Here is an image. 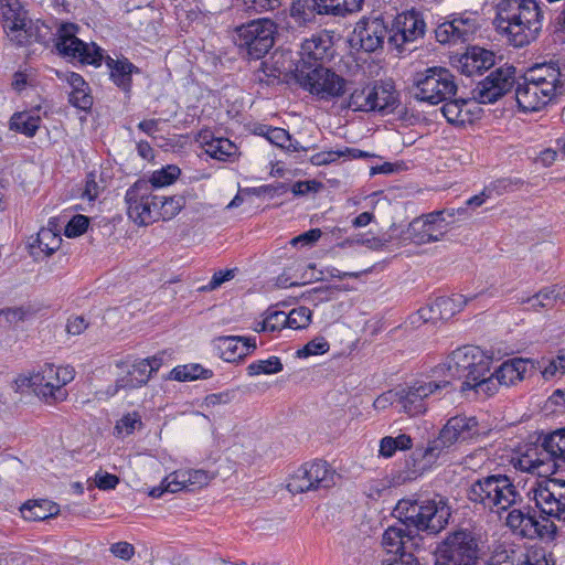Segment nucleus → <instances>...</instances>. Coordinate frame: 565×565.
I'll return each mask as SVG.
<instances>
[{"instance_id":"4be33fe9","label":"nucleus","mask_w":565,"mask_h":565,"mask_svg":"<svg viewBox=\"0 0 565 565\" xmlns=\"http://www.w3.org/2000/svg\"><path fill=\"white\" fill-rule=\"evenodd\" d=\"M477 13L454 14L450 20L440 23L436 30V40L441 44H457L470 41L479 29Z\"/></svg>"},{"instance_id":"680f3d73","label":"nucleus","mask_w":565,"mask_h":565,"mask_svg":"<svg viewBox=\"0 0 565 565\" xmlns=\"http://www.w3.org/2000/svg\"><path fill=\"white\" fill-rule=\"evenodd\" d=\"M322 188V183L316 180L298 181L291 186V192L296 196L306 195L308 193H316Z\"/></svg>"},{"instance_id":"e433bc0d","label":"nucleus","mask_w":565,"mask_h":565,"mask_svg":"<svg viewBox=\"0 0 565 565\" xmlns=\"http://www.w3.org/2000/svg\"><path fill=\"white\" fill-rule=\"evenodd\" d=\"M457 377L454 367L449 363L448 358H446L444 362L430 370L429 375H427L425 380L428 383L439 384L438 395H440L443 391L449 392L456 390L454 382L457 381Z\"/></svg>"},{"instance_id":"473e14b6","label":"nucleus","mask_w":565,"mask_h":565,"mask_svg":"<svg viewBox=\"0 0 565 565\" xmlns=\"http://www.w3.org/2000/svg\"><path fill=\"white\" fill-rule=\"evenodd\" d=\"M494 65V54L479 46L467 50L459 60V68L462 74L473 76L482 74Z\"/></svg>"},{"instance_id":"338daca9","label":"nucleus","mask_w":565,"mask_h":565,"mask_svg":"<svg viewBox=\"0 0 565 565\" xmlns=\"http://www.w3.org/2000/svg\"><path fill=\"white\" fill-rule=\"evenodd\" d=\"M381 565H422L412 551H404L393 559H384Z\"/></svg>"},{"instance_id":"ddd939ff","label":"nucleus","mask_w":565,"mask_h":565,"mask_svg":"<svg viewBox=\"0 0 565 565\" xmlns=\"http://www.w3.org/2000/svg\"><path fill=\"white\" fill-rule=\"evenodd\" d=\"M437 555L440 565H478L477 539L468 530L455 531L439 545Z\"/></svg>"},{"instance_id":"f257e3e1","label":"nucleus","mask_w":565,"mask_h":565,"mask_svg":"<svg viewBox=\"0 0 565 565\" xmlns=\"http://www.w3.org/2000/svg\"><path fill=\"white\" fill-rule=\"evenodd\" d=\"M497 28L516 47L535 41L543 29L544 11L540 0H499L495 4Z\"/></svg>"},{"instance_id":"aec40b11","label":"nucleus","mask_w":565,"mask_h":565,"mask_svg":"<svg viewBox=\"0 0 565 565\" xmlns=\"http://www.w3.org/2000/svg\"><path fill=\"white\" fill-rule=\"evenodd\" d=\"M513 66L499 67L480 81L472 90L473 99L479 104H492L504 96L515 84Z\"/></svg>"},{"instance_id":"bb28decb","label":"nucleus","mask_w":565,"mask_h":565,"mask_svg":"<svg viewBox=\"0 0 565 565\" xmlns=\"http://www.w3.org/2000/svg\"><path fill=\"white\" fill-rule=\"evenodd\" d=\"M354 35L365 52H374L383 46L390 30L381 17L363 18L354 28Z\"/></svg>"},{"instance_id":"9b49d317","label":"nucleus","mask_w":565,"mask_h":565,"mask_svg":"<svg viewBox=\"0 0 565 565\" xmlns=\"http://www.w3.org/2000/svg\"><path fill=\"white\" fill-rule=\"evenodd\" d=\"M276 32L277 26L273 20H253L236 28L235 43L248 58L259 60L274 46Z\"/></svg>"},{"instance_id":"5701e85b","label":"nucleus","mask_w":565,"mask_h":565,"mask_svg":"<svg viewBox=\"0 0 565 565\" xmlns=\"http://www.w3.org/2000/svg\"><path fill=\"white\" fill-rule=\"evenodd\" d=\"M71 237V220L51 218L46 227H42L35 236L29 238V249L33 257L50 256L61 246V230Z\"/></svg>"},{"instance_id":"9d476101","label":"nucleus","mask_w":565,"mask_h":565,"mask_svg":"<svg viewBox=\"0 0 565 565\" xmlns=\"http://www.w3.org/2000/svg\"><path fill=\"white\" fill-rule=\"evenodd\" d=\"M458 89L455 75L445 67H429L417 73L414 79V97L430 105L452 98Z\"/></svg>"},{"instance_id":"13d9d810","label":"nucleus","mask_w":565,"mask_h":565,"mask_svg":"<svg viewBox=\"0 0 565 565\" xmlns=\"http://www.w3.org/2000/svg\"><path fill=\"white\" fill-rule=\"evenodd\" d=\"M266 139L280 148L287 146V142L290 141V135L287 130L279 127H271L270 129H266Z\"/></svg>"},{"instance_id":"58836bf2","label":"nucleus","mask_w":565,"mask_h":565,"mask_svg":"<svg viewBox=\"0 0 565 565\" xmlns=\"http://www.w3.org/2000/svg\"><path fill=\"white\" fill-rule=\"evenodd\" d=\"M41 118L30 111L14 113L9 121V127L15 132L25 135L26 137H33L39 127Z\"/></svg>"},{"instance_id":"603ef678","label":"nucleus","mask_w":565,"mask_h":565,"mask_svg":"<svg viewBox=\"0 0 565 565\" xmlns=\"http://www.w3.org/2000/svg\"><path fill=\"white\" fill-rule=\"evenodd\" d=\"M185 476L189 491H194L195 489L207 486L209 482L213 479L212 475L202 469L185 470Z\"/></svg>"},{"instance_id":"0e129e2a","label":"nucleus","mask_w":565,"mask_h":565,"mask_svg":"<svg viewBox=\"0 0 565 565\" xmlns=\"http://www.w3.org/2000/svg\"><path fill=\"white\" fill-rule=\"evenodd\" d=\"M397 404L398 405V392L397 388L390 390L380 396H377L374 402L373 406L375 409L382 411L387 408L390 405Z\"/></svg>"},{"instance_id":"052dcab7","label":"nucleus","mask_w":565,"mask_h":565,"mask_svg":"<svg viewBox=\"0 0 565 565\" xmlns=\"http://www.w3.org/2000/svg\"><path fill=\"white\" fill-rule=\"evenodd\" d=\"M119 483V478L108 472H97L94 477V487L100 490H113Z\"/></svg>"},{"instance_id":"6ab92c4d","label":"nucleus","mask_w":565,"mask_h":565,"mask_svg":"<svg viewBox=\"0 0 565 565\" xmlns=\"http://www.w3.org/2000/svg\"><path fill=\"white\" fill-rule=\"evenodd\" d=\"M425 31L426 22L423 14L415 9L406 10L398 13L393 20L387 36L388 44L402 53L407 50V44L423 38Z\"/></svg>"},{"instance_id":"7c9ffc66","label":"nucleus","mask_w":565,"mask_h":565,"mask_svg":"<svg viewBox=\"0 0 565 565\" xmlns=\"http://www.w3.org/2000/svg\"><path fill=\"white\" fill-rule=\"evenodd\" d=\"M441 113L446 120L454 126L472 124L481 111L475 99H448L443 103Z\"/></svg>"},{"instance_id":"774afa93","label":"nucleus","mask_w":565,"mask_h":565,"mask_svg":"<svg viewBox=\"0 0 565 565\" xmlns=\"http://www.w3.org/2000/svg\"><path fill=\"white\" fill-rule=\"evenodd\" d=\"M110 552L118 558L129 561L135 554V547L128 542L114 543Z\"/></svg>"},{"instance_id":"f8f14e48","label":"nucleus","mask_w":565,"mask_h":565,"mask_svg":"<svg viewBox=\"0 0 565 565\" xmlns=\"http://www.w3.org/2000/svg\"><path fill=\"white\" fill-rule=\"evenodd\" d=\"M529 494L543 519L565 523V480L536 481Z\"/></svg>"},{"instance_id":"1a4fd4ad","label":"nucleus","mask_w":565,"mask_h":565,"mask_svg":"<svg viewBox=\"0 0 565 565\" xmlns=\"http://www.w3.org/2000/svg\"><path fill=\"white\" fill-rule=\"evenodd\" d=\"M554 431L545 435L540 443L525 445L512 459V466L521 471L547 477L557 470L558 451L552 445Z\"/></svg>"},{"instance_id":"49530a36","label":"nucleus","mask_w":565,"mask_h":565,"mask_svg":"<svg viewBox=\"0 0 565 565\" xmlns=\"http://www.w3.org/2000/svg\"><path fill=\"white\" fill-rule=\"evenodd\" d=\"M185 206L183 195L160 196L158 206V220L168 221L173 218Z\"/></svg>"},{"instance_id":"69168bd1","label":"nucleus","mask_w":565,"mask_h":565,"mask_svg":"<svg viewBox=\"0 0 565 565\" xmlns=\"http://www.w3.org/2000/svg\"><path fill=\"white\" fill-rule=\"evenodd\" d=\"M341 157H342L341 149L321 151V152H318V153H315L313 156H311L310 162L315 166H324V164H329L331 162L337 161Z\"/></svg>"},{"instance_id":"423d86ee","label":"nucleus","mask_w":565,"mask_h":565,"mask_svg":"<svg viewBox=\"0 0 565 565\" xmlns=\"http://www.w3.org/2000/svg\"><path fill=\"white\" fill-rule=\"evenodd\" d=\"M455 370L457 380L461 381L459 392L467 394L473 392L479 396V384L490 373L491 356L479 347L463 345L452 351L448 356Z\"/></svg>"},{"instance_id":"f704fd0d","label":"nucleus","mask_w":565,"mask_h":565,"mask_svg":"<svg viewBox=\"0 0 565 565\" xmlns=\"http://www.w3.org/2000/svg\"><path fill=\"white\" fill-rule=\"evenodd\" d=\"M78 25L73 23V60H78L82 64L100 66L104 55L103 50L94 42L87 43L76 36Z\"/></svg>"},{"instance_id":"20e7f679","label":"nucleus","mask_w":565,"mask_h":565,"mask_svg":"<svg viewBox=\"0 0 565 565\" xmlns=\"http://www.w3.org/2000/svg\"><path fill=\"white\" fill-rule=\"evenodd\" d=\"M398 520L417 531L440 532L451 515L447 500L441 495L417 500H401L394 510Z\"/></svg>"},{"instance_id":"79ce46f5","label":"nucleus","mask_w":565,"mask_h":565,"mask_svg":"<svg viewBox=\"0 0 565 565\" xmlns=\"http://www.w3.org/2000/svg\"><path fill=\"white\" fill-rule=\"evenodd\" d=\"M476 296L466 297L463 295H454L452 297H439L435 299V308L438 309V316L443 320H448L457 312L461 311L468 301Z\"/></svg>"},{"instance_id":"4468645a","label":"nucleus","mask_w":565,"mask_h":565,"mask_svg":"<svg viewBox=\"0 0 565 565\" xmlns=\"http://www.w3.org/2000/svg\"><path fill=\"white\" fill-rule=\"evenodd\" d=\"M128 217L137 225L147 226L158 221L159 195L146 180H138L125 195Z\"/></svg>"},{"instance_id":"2eb2a0df","label":"nucleus","mask_w":565,"mask_h":565,"mask_svg":"<svg viewBox=\"0 0 565 565\" xmlns=\"http://www.w3.org/2000/svg\"><path fill=\"white\" fill-rule=\"evenodd\" d=\"M535 370V362L514 358L503 362L493 373L487 374L479 385V396L494 395L501 385H516Z\"/></svg>"},{"instance_id":"f3484780","label":"nucleus","mask_w":565,"mask_h":565,"mask_svg":"<svg viewBox=\"0 0 565 565\" xmlns=\"http://www.w3.org/2000/svg\"><path fill=\"white\" fill-rule=\"evenodd\" d=\"M350 89L345 106L354 111H384L396 103V97L390 89L370 82H360Z\"/></svg>"},{"instance_id":"a878e982","label":"nucleus","mask_w":565,"mask_h":565,"mask_svg":"<svg viewBox=\"0 0 565 565\" xmlns=\"http://www.w3.org/2000/svg\"><path fill=\"white\" fill-rule=\"evenodd\" d=\"M161 365L162 358L158 355L136 361L128 373L116 381L111 394L119 390H135L146 385Z\"/></svg>"},{"instance_id":"393cba45","label":"nucleus","mask_w":565,"mask_h":565,"mask_svg":"<svg viewBox=\"0 0 565 565\" xmlns=\"http://www.w3.org/2000/svg\"><path fill=\"white\" fill-rule=\"evenodd\" d=\"M445 212L430 213L425 217L415 218L406 231V239L416 245H423L441 239L445 234L443 214Z\"/></svg>"},{"instance_id":"e2e57ef3","label":"nucleus","mask_w":565,"mask_h":565,"mask_svg":"<svg viewBox=\"0 0 565 565\" xmlns=\"http://www.w3.org/2000/svg\"><path fill=\"white\" fill-rule=\"evenodd\" d=\"M320 228H312L306 233H302L290 241L292 246L301 245V246H311L321 237Z\"/></svg>"},{"instance_id":"0eeeda50","label":"nucleus","mask_w":565,"mask_h":565,"mask_svg":"<svg viewBox=\"0 0 565 565\" xmlns=\"http://www.w3.org/2000/svg\"><path fill=\"white\" fill-rule=\"evenodd\" d=\"M68 381L67 369L46 363L29 375L19 376L15 384L18 390L32 388L38 396L51 403L66 399Z\"/></svg>"},{"instance_id":"3c124183","label":"nucleus","mask_w":565,"mask_h":565,"mask_svg":"<svg viewBox=\"0 0 565 565\" xmlns=\"http://www.w3.org/2000/svg\"><path fill=\"white\" fill-rule=\"evenodd\" d=\"M312 312L308 307L301 306L292 309L287 317V327L295 330L307 328L311 322Z\"/></svg>"},{"instance_id":"dca6fc26","label":"nucleus","mask_w":565,"mask_h":565,"mask_svg":"<svg viewBox=\"0 0 565 565\" xmlns=\"http://www.w3.org/2000/svg\"><path fill=\"white\" fill-rule=\"evenodd\" d=\"M335 478L334 469L327 461L306 462L290 476L287 489L291 493L328 489L335 484Z\"/></svg>"},{"instance_id":"a18cd8bd","label":"nucleus","mask_w":565,"mask_h":565,"mask_svg":"<svg viewBox=\"0 0 565 565\" xmlns=\"http://www.w3.org/2000/svg\"><path fill=\"white\" fill-rule=\"evenodd\" d=\"M413 447V439L407 434H399L396 437L385 436L380 440V456L391 458L397 450H409Z\"/></svg>"},{"instance_id":"37998d69","label":"nucleus","mask_w":565,"mask_h":565,"mask_svg":"<svg viewBox=\"0 0 565 565\" xmlns=\"http://www.w3.org/2000/svg\"><path fill=\"white\" fill-rule=\"evenodd\" d=\"M93 106V96L84 78L73 72V107L87 114Z\"/></svg>"},{"instance_id":"b1692460","label":"nucleus","mask_w":565,"mask_h":565,"mask_svg":"<svg viewBox=\"0 0 565 565\" xmlns=\"http://www.w3.org/2000/svg\"><path fill=\"white\" fill-rule=\"evenodd\" d=\"M300 58L295 70L309 71L318 66H324L333 56L332 41L328 35H312L302 42Z\"/></svg>"},{"instance_id":"8fccbe9b","label":"nucleus","mask_w":565,"mask_h":565,"mask_svg":"<svg viewBox=\"0 0 565 565\" xmlns=\"http://www.w3.org/2000/svg\"><path fill=\"white\" fill-rule=\"evenodd\" d=\"M180 169L177 166H168L158 171H154L149 181H147L151 189L162 188L173 183L180 175Z\"/></svg>"},{"instance_id":"72a5a7b5","label":"nucleus","mask_w":565,"mask_h":565,"mask_svg":"<svg viewBox=\"0 0 565 565\" xmlns=\"http://www.w3.org/2000/svg\"><path fill=\"white\" fill-rule=\"evenodd\" d=\"M105 62L113 83L124 92H130L132 83L131 75L132 73H138L139 68L126 57L113 58L107 56Z\"/></svg>"},{"instance_id":"5fc2aeb1","label":"nucleus","mask_w":565,"mask_h":565,"mask_svg":"<svg viewBox=\"0 0 565 565\" xmlns=\"http://www.w3.org/2000/svg\"><path fill=\"white\" fill-rule=\"evenodd\" d=\"M141 417L138 413H128L117 423L116 429L119 434L125 433L126 435H130L135 431L136 428L141 427Z\"/></svg>"},{"instance_id":"c756f323","label":"nucleus","mask_w":565,"mask_h":565,"mask_svg":"<svg viewBox=\"0 0 565 565\" xmlns=\"http://www.w3.org/2000/svg\"><path fill=\"white\" fill-rule=\"evenodd\" d=\"M416 535L409 525L401 520L398 523L388 526L382 535V546L387 553H393L395 556L411 551L415 543Z\"/></svg>"},{"instance_id":"412c9836","label":"nucleus","mask_w":565,"mask_h":565,"mask_svg":"<svg viewBox=\"0 0 565 565\" xmlns=\"http://www.w3.org/2000/svg\"><path fill=\"white\" fill-rule=\"evenodd\" d=\"M439 384L428 383L426 380H416L409 385L398 387L399 411L408 416L423 415L428 409L430 397L438 395Z\"/></svg>"},{"instance_id":"de8ad7c7","label":"nucleus","mask_w":565,"mask_h":565,"mask_svg":"<svg viewBox=\"0 0 565 565\" xmlns=\"http://www.w3.org/2000/svg\"><path fill=\"white\" fill-rule=\"evenodd\" d=\"M249 376H257L260 374L271 375L282 371V363L279 358L270 356L266 360H257L252 362L247 369Z\"/></svg>"},{"instance_id":"a211bd4d","label":"nucleus","mask_w":565,"mask_h":565,"mask_svg":"<svg viewBox=\"0 0 565 565\" xmlns=\"http://www.w3.org/2000/svg\"><path fill=\"white\" fill-rule=\"evenodd\" d=\"M21 33H24L22 38L23 41L15 42L18 45H24L31 42L47 45L52 42L60 55H71V23L68 22H62L56 32L52 33L51 28L44 22L40 20L33 22L28 18V24L21 28Z\"/></svg>"},{"instance_id":"f03ea898","label":"nucleus","mask_w":565,"mask_h":565,"mask_svg":"<svg viewBox=\"0 0 565 565\" xmlns=\"http://www.w3.org/2000/svg\"><path fill=\"white\" fill-rule=\"evenodd\" d=\"M565 94V73L555 62L536 64L516 83L515 99L524 113L539 111Z\"/></svg>"},{"instance_id":"864d4df0","label":"nucleus","mask_w":565,"mask_h":565,"mask_svg":"<svg viewBox=\"0 0 565 565\" xmlns=\"http://www.w3.org/2000/svg\"><path fill=\"white\" fill-rule=\"evenodd\" d=\"M330 349L329 343L323 338H316L309 341L302 349L298 350L299 358H308L310 355H318L328 352Z\"/></svg>"},{"instance_id":"c85d7f7f","label":"nucleus","mask_w":565,"mask_h":565,"mask_svg":"<svg viewBox=\"0 0 565 565\" xmlns=\"http://www.w3.org/2000/svg\"><path fill=\"white\" fill-rule=\"evenodd\" d=\"M505 525L516 535L535 539L542 535L541 524L529 505L507 511Z\"/></svg>"},{"instance_id":"6e6d98bb","label":"nucleus","mask_w":565,"mask_h":565,"mask_svg":"<svg viewBox=\"0 0 565 565\" xmlns=\"http://www.w3.org/2000/svg\"><path fill=\"white\" fill-rule=\"evenodd\" d=\"M185 477V470L174 471L166 477L163 479V483H167L168 492L175 493L181 490H188Z\"/></svg>"},{"instance_id":"2f4dec72","label":"nucleus","mask_w":565,"mask_h":565,"mask_svg":"<svg viewBox=\"0 0 565 565\" xmlns=\"http://www.w3.org/2000/svg\"><path fill=\"white\" fill-rule=\"evenodd\" d=\"M216 342L221 358L226 362L241 361L256 349L255 338L220 337Z\"/></svg>"},{"instance_id":"4c0bfd02","label":"nucleus","mask_w":565,"mask_h":565,"mask_svg":"<svg viewBox=\"0 0 565 565\" xmlns=\"http://www.w3.org/2000/svg\"><path fill=\"white\" fill-rule=\"evenodd\" d=\"M26 521H43L57 513V507L47 500L29 501L21 508Z\"/></svg>"},{"instance_id":"a19ab883","label":"nucleus","mask_w":565,"mask_h":565,"mask_svg":"<svg viewBox=\"0 0 565 565\" xmlns=\"http://www.w3.org/2000/svg\"><path fill=\"white\" fill-rule=\"evenodd\" d=\"M206 153L220 161H232L237 157L238 148L227 138H213L206 141Z\"/></svg>"},{"instance_id":"cd10ccee","label":"nucleus","mask_w":565,"mask_h":565,"mask_svg":"<svg viewBox=\"0 0 565 565\" xmlns=\"http://www.w3.org/2000/svg\"><path fill=\"white\" fill-rule=\"evenodd\" d=\"M0 18L7 35L12 42H21L24 33L21 28L28 24V12L21 0H0Z\"/></svg>"},{"instance_id":"ea45409f","label":"nucleus","mask_w":565,"mask_h":565,"mask_svg":"<svg viewBox=\"0 0 565 565\" xmlns=\"http://www.w3.org/2000/svg\"><path fill=\"white\" fill-rule=\"evenodd\" d=\"M326 15L345 18L363 9L365 0H319Z\"/></svg>"},{"instance_id":"39448f33","label":"nucleus","mask_w":565,"mask_h":565,"mask_svg":"<svg viewBox=\"0 0 565 565\" xmlns=\"http://www.w3.org/2000/svg\"><path fill=\"white\" fill-rule=\"evenodd\" d=\"M471 502L497 514L521 504L522 497L507 475H489L476 480L468 491Z\"/></svg>"},{"instance_id":"6e6552de","label":"nucleus","mask_w":565,"mask_h":565,"mask_svg":"<svg viewBox=\"0 0 565 565\" xmlns=\"http://www.w3.org/2000/svg\"><path fill=\"white\" fill-rule=\"evenodd\" d=\"M294 76L299 86L318 100L335 102L349 90L348 81L326 66L309 71L295 70Z\"/></svg>"},{"instance_id":"09e8293b","label":"nucleus","mask_w":565,"mask_h":565,"mask_svg":"<svg viewBox=\"0 0 565 565\" xmlns=\"http://www.w3.org/2000/svg\"><path fill=\"white\" fill-rule=\"evenodd\" d=\"M104 186L97 181V172L86 174L83 185L78 188V198L92 204L99 195Z\"/></svg>"},{"instance_id":"bf43d9fd","label":"nucleus","mask_w":565,"mask_h":565,"mask_svg":"<svg viewBox=\"0 0 565 565\" xmlns=\"http://www.w3.org/2000/svg\"><path fill=\"white\" fill-rule=\"evenodd\" d=\"M287 313L282 311H275L270 313L264 321L262 326L263 331H275L280 327H287V320L285 319Z\"/></svg>"},{"instance_id":"c9c22d12","label":"nucleus","mask_w":565,"mask_h":565,"mask_svg":"<svg viewBox=\"0 0 565 565\" xmlns=\"http://www.w3.org/2000/svg\"><path fill=\"white\" fill-rule=\"evenodd\" d=\"M321 4L319 0H295L289 14L298 25H307L315 22L318 14L326 15Z\"/></svg>"},{"instance_id":"c03bdc74","label":"nucleus","mask_w":565,"mask_h":565,"mask_svg":"<svg viewBox=\"0 0 565 565\" xmlns=\"http://www.w3.org/2000/svg\"><path fill=\"white\" fill-rule=\"evenodd\" d=\"M213 372L211 370L204 369L201 364H184L175 366L171 373L170 379L179 382H189L195 381L199 379H210L212 377Z\"/></svg>"},{"instance_id":"7ed1b4c3","label":"nucleus","mask_w":565,"mask_h":565,"mask_svg":"<svg viewBox=\"0 0 565 565\" xmlns=\"http://www.w3.org/2000/svg\"><path fill=\"white\" fill-rule=\"evenodd\" d=\"M478 435L479 423L476 417L454 416L447 420L438 436L426 447L416 448L412 452L409 459L406 460V467L412 475H422L452 446L473 439Z\"/></svg>"},{"instance_id":"4d7b16f0","label":"nucleus","mask_w":565,"mask_h":565,"mask_svg":"<svg viewBox=\"0 0 565 565\" xmlns=\"http://www.w3.org/2000/svg\"><path fill=\"white\" fill-rule=\"evenodd\" d=\"M234 278V269L220 270L214 273L210 282L199 288L200 291H212L218 288L225 281Z\"/></svg>"}]
</instances>
